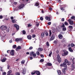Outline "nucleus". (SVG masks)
Listing matches in <instances>:
<instances>
[{"instance_id":"f257e3e1","label":"nucleus","mask_w":75,"mask_h":75,"mask_svg":"<svg viewBox=\"0 0 75 75\" xmlns=\"http://www.w3.org/2000/svg\"><path fill=\"white\" fill-rule=\"evenodd\" d=\"M60 67H64V68L62 70V71L64 74H65V71L67 69V65L66 63H65V62H64L63 64H60Z\"/></svg>"},{"instance_id":"f03ea898","label":"nucleus","mask_w":75,"mask_h":75,"mask_svg":"<svg viewBox=\"0 0 75 75\" xmlns=\"http://www.w3.org/2000/svg\"><path fill=\"white\" fill-rule=\"evenodd\" d=\"M63 52H64V53H63L62 54V56L63 57L64 56H66L68 54V52L66 50L63 51Z\"/></svg>"},{"instance_id":"7ed1b4c3","label":"nucleus","mask_w":75,"mask_h":75,"mask_svg":"<svg viewBox=\"0 0 75 75\" xmlns=\"http://www.w3.org/2000/svg\"><path fill=\"white\" fill-rule=\"evenodd\" d=\"M7 27L6 26H2L1 27V30H2V31L5 30L7 29Z\"/></svg>"},{"instance_id":"20e7f679","label":"nucleus","mask_w":75,"mask_h":75,"mask_svg":"<svg viewBox=\"0 0 75 75\" xmlns=\"http://www.w3.org/2000/svg\"><path fill=\"white\" fill-rule=\"evenodd\" d=\"M24 4H21L20 5V6L18 7H17L16 8H18V9H21V8H23V7H24Z\"/></svg>"},{"instance_id":"39448f33","label":"nucleus","mask_w":75,"mask_h":75,"mask_svg":"<svg viewBox=\"0 0 75 75\" xmlns=\"http://www.w3.org/2000/svg\"><path fill=\"white\" fill-rule=\"evenodd\" d=\"M57 57L58 61L59 62V63H60L61 62V57H59V55L58 54L57 55Z\"/></svg>"},{"instance_id":"423d86ee","label":"nucleus","mask_w":75,"mask_h":75,"mask_svg":"<svg viewBox=\"0 0 75 75\" xmlns=\"http://www.w3.org/2000/svg\"><path fill=\"white\" fill-rule=\"evenodd\" d=\"M68 21L69 22V23L70 25H73L74 21L71 20V19H69L68 20Z\"/></svg>"},{"instance_id":"0eeeda50","label":"nucleus","mask_w":75,"mask_h":75,"mask_svg":"<svg viewBox=\"0 0 75 75\" xmlns=\"http://www.w3.org/2000/svg\"><path fill=\"white\" fill-rule=\"evenodd\" d=\"M55 39V36L54 35H52L51 37L50 38V41H52V40H54Z\"/></svg>"},{"instance_id":"6e6552de","label":"nucleus","mask_w":75,"mask_h":75,"mask_svg":"<svg viewBox=\"0 0 75 75\" xmlns=\"http://www.w3.org/2000/svg\"><path fill=\"white\" fill-rule=\"evenodd\" d=\"M15 27H16L17 31L19 30V26L16 24L14 25Z\"/></svg>"},{"instance_id":"1a4fd4ad","label":"nucleus","mask_w":75,"mask_h":75,"mask_svg":"<svg viewBox=\"0 0 75 75\" xmlns=\"http://www.w3.org/2000/svg\"><path fill=\"white\" fill-rule=\"evenodd\" d=\"M15 41H16V42H18L19 41H22V38H16L15 39Z\"/></svg>"},{"instance_id":"9d476101","label":"nucleus","mask_w":75,"mask_h":75,"mask_svg":"<svg viewBox=\"0 0 75 75\" xmlns=\"http://www.w3.org/2000/svg\"><path fill=\"white\" fill-rule=\"evenodd\" d=\"M75 67V65L74 64H72L71 65V71H73L74 70Z\"/></svg>"},{"instance_id":"9b49d317","label":"nucleus","mask_w":75,"mask_h":75,"mask_svg":"<svg viewBox=\"0 0 75 75\" xmlns=\"http://www.w3.org/2000/svg\"><path fill=\"white\" fill-rule=\"evenodd\" d=\"M14 50H12L10 54L12 55V56H14Z\"/></svg>"},{"instance_id":"f8f14e48","label":"nucleus","mask_w":75,"mask_h":75,"mask_svg":"<svg viewBox=\"0 0 75 75\" xmlns=\"http://www.w3.org/2000/svg\"><path fill=\"white\" fill-rule=\"evenodd\" d=\"M27 71V70L25 68H24L23 69V75H24L26 73V71Z\"/></svg>"},{"instance_id":"ddd939ff","label":"nucleus","mask_w":75,"mask_h":75,"mask_svg":"<svg viewBox=\"0 0 75 75\" xmlns=\"http://www.w3.org/2000/svg\"><path fill=\"white\" fill-rule=\"evenodd\" d=\"M51 17L50 16H47L45 17V19L47 20H48L49 21H51Z\"/></svg>"},{"instance_id":"4468645a","label":"nucleus","mask_w":75,"mask_h":75,"mask_svg":"<svg viewBox=\"0 0 75 75\" xmlns=\"http://www.w3.org/2000/svg\"><path fill=\"white\" fill-rule=\"evenodd\" d=\"M52 64L50 63H48L46 64V67H48V66H52Z\"/></svg>"},{"instance_id":"2eb2a0df","label":"nucleus","mask_w":75,"mask_h":75,"mask_svg":"<svg viewBox=\"0 0 75 75\" xmlns=\"http://www.w3.org/2000/svg\"><path fill=\"white\" fill-rule=\"evenodd\" d=\"M35 73L37 75H40V72L39 71H35Z\"/></svg>"},{"instance_id":"dca6fc26","label":"nucleus","mask_w":75,"mask_h":75,"mask_svg":"<svg viewBox=\"0 0 75 75\" xmlns=\"http://www.w3.org/2000/svg\"><path fill=\"white\" fill-rule=\"evenodd\" d=\"M38 51L39 52H40V51H43V49H42L41 47H39L38 49Z\"/></svg>"},{"instance_id":"f3484780","label":"nucleus","mask_w":75,"mask_h":75,"mask_svg":"<svg viewBox=\"0 0 75 75\" xmlns=\"http://www.w3.org/2000/svg\"><path fill=\"white\" fill-rule=\"evenodd\" d=\"M6 60V58H4L3 59L1 60V61L2 62H5Z\"/></svg>"},{"instance_id":"a211bd4d","label":"nucleus","mask_w":75,"mask_h":75,"mask_svg":"<svg viewBox=\"0 0 75 75\" xmlns=\"http://www.w3.org/2000/svg\"><path fill=\"white\" fill-rule=\"evenodd\" d=\"M68 28L69 29H70V30H71L72 29H73V26H72L70 25L68 27Z\"/></svg>"},{"instance_id":"6ab92c4d","label":"nucleus","mask_w":75,"mask_h":75,"mask_svg":"<svg viewBox=\"0 0 75 75\" xmlns=\"http://www.w3.org/2000/svg\"><path fill=\"white\" fill-rule=\"evenodd\" d=\"M69 51L70 52H72L73 51H74V50H72V48H71V47H70L69 48Z\"/></svg>"},{"instance_id":"aec40b11","label":"nucleus","mask_w":75,"mask_h":75,"mask_svg":"<svg viewBox=\"0 0 75 75\" xmlns=\"http://www.w3.org/2000/svg\"><path fill=\"white\" fill-rule=\"evenodd\" d=\"M21 48V47L20 46H18V47L16 48V51H18V50H20Z\"/></svg>"},{"instance_id":"412c9836","label":"nucleus","mask_w":75,"mask_h":75,"mask_svg":"<svg viewBox=\"0 0 75 75\" xmlns=\"http://www.w3.org/2000/svg\"><path fill=\"white\" fill-rule=\"evenodd\" d=\"M44 33L46 36H48L49 35L47 31H45Z\"/></svg>"},{"instance_id":"4be33fe9","label":"nucleus","mask_w":75,"mask_h":75,"mask_svg":"<svg viewBox=\"0 0 75 75\" xmlns=\"http://www.w3.org/2000/svg\"><path fill=\"white\" fill-rule=\"evenodd\" d=\"M62 35L61 34H60L58 35V37L59 39H62Z\"/></svg>"},{"instance_id":"5701e85b","label":"nucleus","mask_w":75,"mask_h":75,"mask_svg":"<svg viewBox=\"0 0 75 75\" xmlns=\"http://www.w3.org/2000/svg\"><path fill=\"white\" fill-rule=\"evenodd\" d=\"M27 38L28 40H31V36L29 35L27 36Z\"/></svg>"},{"instance_id":"b1692460","label":"nucleus","mask_w":75,"mask_h":75,"mask_svg":"<svg viewBox=\"0 0 75 75\" xmlns=\"http://www.w3.org/2000/svg\"><path fill=\"white\" fill-rule=\"evenodd\" d=\"M34 52H30V56H32L33 55V54H34Z\"/></svg>"},{"instance_id":"393cba45","label":"nucleus","mask_w":75,"mask_h":75,"mask_svg":"<svg viewBox=\"0 0 75 75\" xmlns=\"http://www.w3.org/2000/svg\"><path fill=\"white\" fill-rule=\"evenodd\" d=\"M39 3H38V2H36L35 3V6H39Z\"/></svg>"},{"instance_id":"a878e982","label":"nucleus","mask_w":75,"mask_h":75,"mask_svg":"<svg viewBox=\"0 0 75 75\" xmlns=\"http://www.w3.org/2000/svg\"><path fill=\"white\" fill-rule=\"evenodd\" d=\"M41 37L42 38H43L44 37V32H42L41 34Z\"/></svg>"},{"instance_id":"bb28decb","label":"nucleus","mask_w":75,"mask_h":75,"mask_svg":"<svg viewBox=\"0 0 75 75\" xmlns=\"http://www.w3.org/2000/svg\"><path fill=\"white\" fill-rule=\"evenodd\" d=\"M33 72H31V74L32 75H35V71H33Z\"/></svg>"},{"instance_id":"cd10ccee","label":"nucleus","mask_w":75,"mask_h":75,"mask_svg":"<svg viewBox=\"0 0 75 75\" xmlns=\"http://www.w3.org/2000/svg\"><path fill=\"white\" fill-rule=\"evenodd\" d=\"M25 60H23L21 62V63L22 64H24L25 63Z\"/></svg>"},{"instance_id":"c85d7f7f","label":"nucleus","mask_w":75,"mask_h":75,"mask_svg":"<svg viewBox=\"0 0 75 75\" xmlns=\"http://www.w3.org/2000/svg\"><path fill=\"white\" fill-rule=\"evenodd\" d=\"M57 72L59 75H61V72L60 70H58Z\"/></svg>"},{"instance_id":"c756f323","label":"nucleus","mask_w":75,"mask_h":75,"mask_svg":"<svg viewBox=\"0 0 75 75\" xmlns=\"http://www.w3.org/2000/svg\"><path fill=\"white\" fill-rule=\"evenodd\" d=\"M65 27V25L64 23H63L62 25L60 26L61 28H64V27Z\"/></svg>"},{"instance_id":"7c9ffc66","label":"nucleus","mask_w":75,"mask_h":75,"mask_svg":"<svg viewBox=\"0 0 75 75\" xmlns=\"http://www.w3.org/2000/svg\"><path fill=\"white\" fill-rule=\"evenodd\" d=\"M11 72H12V71H11V70H10L8 72L7 74H11Z\"/></svg>"},{"instance_id":"2f4dec72","label":"nucleus","mask_w":75,"mask_h":75,"mask_svg":"<svg viewBox=\"0 0 75 75\" xmlns=\"http://www.w3.org/2000/svg\"><path fill=\"white\" fill-rule=\"evenodd\" d=\"M44 59H41L40 60V62H44Z\"/></svg>"},{"instance_id":"473e14b6","label":"nucleus","mask_w":75,"mask_h":75,"mask_svg":"<svg viewBox=\"0 0 75 75\" xmlns=\"http://www.w3.org/2000/svg\"><path fill=\"white\" fill-rule=\"evenodd\" d=\"M51 34H52V33L51 32V30H50L49 31V36L50 37L51 36Z\"/></svg>"},{"instance_id":"72a5a7b5","label":"nucleus","mask_w":75,"mask_h":75,"mask_svg":"<svg viewBox=\"0 0 75 75\" xmlns=\"http://www.w3.org/2000/svg\"><path fill=\"white\" fill-rule=\"evenodd\" d=\"M62 30H63V31H66V30H67V28L66 27H64L62 28Z\"/></svg>"},{"instance_id":"f704fd0d","label":"nucleus","mask_w":75,"mask_h":75,"mask_svg":"<svg viewBox=\"0 0 75 75\" xmlns=\"http://www.w3.org/2000/svg\"><path fill=\"white\" fill-rule=\"evenodd\" d=\"M64 24L65 25H68L69 24L68 23H67V22L65 21L64 22Z\"/></svg>"},{"instance_id":"c9c22d12","label":"nucleus","mask_w":75,"mask_h":75,"mask_svg":"<svg viewBox=\"0 0 75 75\" xmlns=\"http://www.w3.org/2000/svg\"><path fill=\"white\" fill-rule=\"evenodd\" d=\"M22 33L23 34H26V32H25V30H23L22 31Z\"/></svg>"},{"instance_id":"e433bc0d","label":"nucleus","mask_w":75,"mask_h":75,"mask_svg":"<svg viewBox=\"0 0 75 75\" xmlns=\"http://www.w3.org/2000/svg\"><path fill=\"white\" fill-rule=\"evenodd\" d=\"M12 47L13 48L15 49L17 47V46H16V45H13Z\"/></svg>"},{"instance_id":"4c0bfd02","label":"nucleus","mask_w":75,"mask_h":75,"mask_svg":"<svg viewBox=\"0 0 75 75\" xmlns=\"http://www.w3.org/2000/svg\"><path fill=\"white\" fill-rule=\"evenodd\" d=\"M12 23H16V21L15 19L13 20H12Z\"/></svg>"},{"instance_id":"58836bf2","label":"nucleus","mask_w":75,"mask_h":75,"mask_svg":"<svg viewBox=\"0 0 75 75\" xmlns=\"http://www.w3.org/2000/svg\"><path fill=\"white\" fill-rule=\"evenodd\" d=\"M36 56H37V54L36 53H34L33 54V57L34 58H35Z\"/></svg>"},{"instance_id":"ea45409f","label":"nucleus","mask_w":75,"mask_h":75,"mask_svg":"<svg viewBox=\"0 0 75 75\" xmlns=\"http://www.w3.org/2000/svg\"><path fill=\"white\" fill-rule=\"evenodd\" d=\"M46 45L47 47H49L50 46V44H49V42H46Z\"/></svg>"},{"instance_id":"a19ab883","label":"nucleus","mask_w":75,"mask_h":75,"mask_svg":"<svg viewBox=\"0 0 75 75\" xmlns=\"http://www.w3.org/2000/svg\"><path fill=\"white\" fill-rule=\"evenodd\" d=\"M75 18V16H72V17H71V20H73V19H74Z\"/></svg>"},{"instance_id":"79ce46f5","label":"nucleus","mask_w":75,"mask_h":75,"mask_svg":"<svg viewBox=\"0 0 75 75\" xmlns=\"http://www.w3.org/2000/svg\"><path fill=\"white\" fill-rule=\"evenodd\" d=\"M71 47H74L75 46V45H74V43H71Z\"/></svg>"},{"instance_id":"37998d69","label":"nucleus","mask_w":75,"mask_h":75,"mask_svg":"<svg viewBox=\"0 0 75 75\" xmlns=\"http://www.w3.org/2000/svg\"><path fill=\"white\" fill-rule=\"evenodd\" d=\"M51 55H52V52H50V53L49 54V57H51Z\"/></svg>"},{"instance_id":"c03bdc74","label":"nucleus","mask_w":75,"mask_h":75,"mask_svg":"<svg viewBox=\"0 0 75 75\" xmlns=\"http://www.w3.org/2000/svg\"><path fill=\"white\" fill-rule=\"evenodd\" d=\"M36 54L38 55H40V52H39L38 51L36 52Z\"/></svg>"},{"instance_id":"a18cd8bd","label":"nucleus","mask_w":75,"mask_h":75,"mask_svg":"<svg viewBox=\"0 0 75 75\" xmlns=\"http://www.w3.org/2000/svg\"><path fill=\"white\" fill-rule=\"evenodd\" d=\"M65 62L66 64V63H68V60H67V59H66L65 60V62Z\"/></svg>"},{"instance_id":"49530a36","label":"nucleus","mask_w":75,"mask_h":75,"mask_svg":"<svg viewBox=\"0 0 75 75\" xmlns=\"http://www.w3.org/2000/svg\"><path fill=\"white\" fill-rule=\"evenodd\" d=\"M40 19L41 20V21H42L43 20H44V18L42 17H40Z\"/></svg>"},{"instance_id":"de8ad7c7","label":"nucleus","mask_w":75,"mask_h":75,"mask_svg":"<svg viewBox=\"0 0 75 75\" xmlns=\"http://www.w3.org/2000/svg\"><path fill=\"white\" fill-rule=\"evenodd\" d=\"M16 75H20V74L19 72H16Z\"/></svg>"},{"instance_id":"09e8293b","label":"nucleus","mask_w":75,"mask_h":75,"mask_svg":"<svg viewBox=\"0 0 75 75\" xmlns=\"http://www.w3.org/2000/svg\"><path fill=\"white\" fill-rule=\"evenodd\" d=\"M47 24H48V25H50V24H51V22H49L47 23Z\"/></svg>"},{"instance_id":"8fccbe9b","label":"nucleus","mask_w":75,"mask_h":75,"mask_svg":"<svg viewBox=\"0 0 75 75\" xmlns=\"http://www.w3.org/2000/svg\"><path fill=\"white\" fill-rule=\"evenodd\" d=\"M67 65H70L71 64V62H68L67 63Z\"/></svg>"},{"instance_id":"3c124183","label":"nucleus","mask_w":75,"mask_h":75,"mask_svg":"<svg viewBox=\"0 0 75 75\" xmlns=\"http://www.w3.org/2000/svg\"><path fill=\"white\" fill-rule=\"evenodd\" d=\"M32 26V25H30V24H29L28 25V27L29 28L30 27H31Z\"/></svg>"},{"instance_id":"603ef678","label":"nucleus","mask_w":75,"mask_h":75,"mask_svg":"<svg viewBox=\"0 0 75 75\" xmlns=\"http://www.w3.org/2000/svg\"><path fill=\"white\" fill-rule=\"evenodd\" d=\"M36 25L37 27H38V26H39V25H40V24L39 23H36Z\"/></svg>"},{"instance_id":"864d4df0","label":"nucleus","mask_w":75,"mask_h":75,"mask_svg":"<svg viewBox=\"0 0 75 75\" xmlns=\"http://www.w3.org/2000/svg\"><path fill=\"white\" fill-rule=\"evenodd\" d=\"M61 10H64L65 9H64V8L63 7H62L60 8Z\"/></svg>"},{"instance_id":"5fc2aeb1","label":"nucleus","mask_w":75,"mask_h":75,"mask_svg":"<svg viewBox=\"0 0 75 75\" xmlns=\"http://www.w3.org/2000/svg\"><path fill=\"white\" fill-rule=\"evenodd\" d=\"M54 44H57V41H56V40H54Z\"/></svg>"},{"instance_id":"6e6d98bb","label":"nucleus","mask_w":75,"mask_h":75,"mask_svg":"<svg viewBox=\"0 0 75 75\" xmlns=\"http://www.w3.org/2000/svg\"><path fill=\"white\" fill-rule=\"evenodd\" d=\"M29 49L30 50H32V49H33V47L31 46L29 48Z\"/></svg>"},{"instance_id":"4d7b16f0","label":"nucleus","mask_w":75,"mask_h":75,"mask_svg":"<svg viewBox=\"0 0 75 75\" xmlns=\"http://www.w3.org/2000/svg\"><path fill=\"white\" fill-rule=\"evenodd\" d=\"M49 10H50V11H51L52 10V8L50 7L49 9Z\"/></svg>"},{"instance_id":"13d9d810","label":"nucleus","mask_w":75,"mask_h":75,"mask_svg":"<svg viewBox=\"0 0 75 75\" xmlns=\"http://www.w3.org/2000/svg\"><path fill=\"white\" fill-rule=\"evenodd\" d=\"M40 57L42 58H44V55H43L42 54H41L40 55Z\"/></svg>"},{"instance_id":"bf43d9fd","label":"nucleus","mask_w":75,"mask_h":75,"mask_svg":"<svg viewBox=\"0 0 75 75\" xmlns=\"http://www.w3.org/2000/svg\"><path fill=\"white\" fill-rule=\"evenodd\" d=\"M65 20L64 18H62L61 19L62 21H64Z\"/></svg>"},{"instance_id":"052dcab7","label":"nucleus","mask_w":75,"mask_h":75,"mask_svg":"<svg viewBox=\"0 0 75 75\" xmlns=\"http://www.w3.org/2000/svg\"><path fill=\"white\" fill-rule=\"evenodd\" d=\"M32 37H33V38H35V35H33Z\"/></svg>"},{"instance_id":"680f3d73","label":"nucleus","mask_w":75,"mask_h":75,"mask_svg":"<svg viewBox=\"0 0 75 75\" xmlns=\"http://www.w3.org/2000/svg\"><path fill=\"white\" fill-rule=\"evenodd\" d=\"M11 52L10 50H8L7 51V53H10V52Z\"/></svg>"},{"instance_id":"e2e57ef3","label":"nucleus","mask_w":75,"mask_h":75,"mask_svg":"<svg viewBox=\"0 0 75 75\" xmlns=\"http://www.w3.org/2000/svg\"><path fill=\"white\" fill-rule=\"evenodd\" d=\"M33 57H30V60H31V59H33Z\"/></svg>"},{"instance_id":"0e129e2a","label":"nucleus","mask_w":75,"mask_h":75,"mask_svg":"<svg viewBox=\"0 0 75 75\" xmlns=\"http://www.w3.org/2000/svg\"><path fill=\"white\" fill-rule=\"evenodd\" d=\"M10 66H9L8 65L7 66V69H9L10 68Z\"/></svg>"},{"instance_id":"69168bd1","label":"nucleus","mask_w":75,"mask_h":75,"mask_svg":"<svg viewBox=\"0 0 75 75\" xmlns=\"http://www.w3.org/2000/svg\"><path fill=\"white\" fill-rule=\"evenodd\" d=\"M3 75H6V72H3Z\"/></svg>"},{"instance_id":"338daca9","label":"nucleus","mask_w":75,"mask_h":75,"mask_svg":"<svg viewBox=\"0 0 75 75\" xmlns=\"http://www.w3.org/2000/svg\"><path fill=\"white\" fill-rule=\"evenodd\" d=\"M31 33H34V30L33 29H32L31 30Z\"/></svg>"},{"instance_id":"774afa93","label":"nucleus","mask_w":75,"mask_h":75,"mask_svg":"<svg viewBox=\"0 0 75 75\" xmlns=\"http://www.w3.org/2000/svg\"><path fill=\"white\" fill-rule=\"evenodd\" d=\"M62 41L63 42H65V39H63V40H62Z\"/></svg>"}]
</instances>
